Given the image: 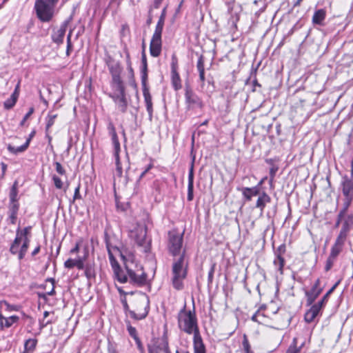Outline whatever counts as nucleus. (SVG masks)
<instances>
[{
	"label": "nucleus",
	"mask_w": 353,
	"mask_h": 353,
	"mask_svg": "<svg viewBox=\"0 0 353 353\" xmlns=\"http://www.w3.org/2000/svg\"><path fill=\"white\" fill-rule=\"evenodd\" d=\"M108 352V353H118L117 344L109 341Z\"/></svg>",
	"instance_id": "nucleus-50"
},
{
	"label": "nucleus",
	"mask_w": 353,
	"mask_h": 353,
	"mask_svg": "<svg viewBox=\"0 0 353 353\" xmlns=\"http://www.w3.org/2000/svg\"><path fill=\"white\" fill-rule=\"evenodd\" d=\"M346 238L338 235L334 245L332 246L330 253V256L332 258H334L336 259L339 254L343 250V245L345 244V241Z\"/></svg>",
	"instance_id": "nucleus-18"
},
{
	"label": "nucleus",
	"mask_w": 353,
	"mask_h": 353,
	"mask_svg": "<svg viewBox=\"0 0 353 353\" xmlns=\"http://www.w3.org/2000/svg\"><path fill=\"white\" fill-rule=\"evenodd\" d=\"M168 236V248L169 252L174 256L179 255L183 245V234H179L175 232H170Z\"/></svg>",
	"instance_id": "nucleus-7"
},
{
	"label": "nucleus",
	"mask_w": 353,
	"mask_h": 353,
	"mask_svg": "<svg viewBox=\"0 0 353 353\" xmlns=\"http://www.w3.org/2000/svg\"><path fill=\"white\" fill-rule=\"evenodd\" d=\"M163 0H154L153 4L150 6L153 9H158Z\"/></svg>",
	"instance_id": "nucleus-64"
},
{
	"label": "nucleus",
	"mask_w": 353,
	"mask_h": 353,
	"mask_svg": "<svg viewBox=\"0 0 353 353\" xmlns=\"http://www.w3.org/2000/svg\"><path fill=\"white\" fill-rule=\"evenodd\" d=\"M152 7H150L149 11H148V19L146 21L148 25H150L152 22L153 16H152Z\"/></svg>",
	"instance_id": "nucleus-62"
},
{
	"label": "nucleus",
	"mask_w": 353,
	"mask_h": 353,
	"mask_svg": "<svg viewBox=\"0 0 353 353\" xmlns=\"http://www.w3.org/2000/svg\"><path fill=\"white\" fill-rule=\"evenodd\" d=\"M327 301L322 298L321 301H319L317 303L313 304V305L316 307V308L321 312V310L325 305Z\"/></svg>",
	"instance_id": "nucleus-55"
},
{
	"label": "nucleus",
	"mask_w": 353,
	"mask_h": 353,
	"mask_svg": "<svg viewBox=\"0 0 353 353\" xmlns=\"http://www.w3.org/2000/svg\"><path fill=\"white\" fill-rule=\"evenodd\" d=\"M299 349L296 345H290L285 353H299Z\"/></svg>",
	"instance_id": "nucleus-61"
},
{
	"label": "nucleus",
	"mask_w": 353,
	"mask_h": 353,
	"mask_svg": "<svg viewBox=\"0 0 353 353\" xmlns=\"http://www.w3.org/2000/svg\"><path fill=\"white\" fill-rule=\"evenodd\" d=\"M345 199V202L344 203V208L339 212V218L344 217V216L345 215L346 211L352 201V200H348L347 199Z\"/></svg>",
	"instance_id": "nucleus-44"
},
{
	"label": "nucleus",
	"mask_w": 353,
	"mask_h": 353,
	"mask_svg": "<svg viewBox=\"0 0 353 353\" xmlns=\"http://www.w3.org/2000/svg\"><path fill=\"white\" fill-rule=\"evenodd\" d=\"M52 180L54 181V184L55 187L57 189H61L63 188V183L61 179L59 176L54 175L52 176Z\"/></svg>",
	"instance_id": "nucleus-47"
},
{
	"label": "nucleus",
	"mask_w": 353,
	"mask_h": 353,
	"mask_svg": "<svg viewBox=\"0 0 353 353\" xmlns=\"http://www.w3.org/2000/svg\"><path fill=\"white\" fill-rule=\"evenodd\" d=\"M166 10H167V6H165L161 11V15L159 18V21L164 22L166 17Z\"/></svg>",
	"instance_id": "nucleus-60"
},
{
	"label": "nucleus",
	"mask_w": 353,
	"mask_h": 353,
	"mask_svg": "<svg viewBox=\"0 0 353 353\" xmlns=\"http://www.w3.org/2000/svg\"><path fill=\"white\" fill-rule=\"evenodd\" d=\"M30 230V227H26L22 230H20L19 228L17 230L16 237L10 248V253H15L17 252V247L21 243L23 237L28 236Z\"/></svg>",
	"instance_id": "nucleus-17"
},
{
	"label": "nucleus",
	"mask_w": 353,
	"mask_h": 353,
	"mask_svg": "<svg viewBox=\"0 0 353 353\" xmlns=\"http://www.w3.org/2000/svg\"><path fill=\"white\" fill-rule=\"evenodd\" d=\"M341 186L342 188V192L345 199L348 200L353 199V177L349 178L345 175L342 178Z\"/></svg>",
	"instance_id": "nucleus-10"
},
{
	"label": "nucleus",
	"mask_w": 353,
	"mask_h": 353,
	"mask_svg": "<svg viewBox=\"0 0 353 353\" xmlns=\"http://www.w3.org/2000/svg\"><path fill=\"white\" fill-rule=\"evenodd\" d=\"M311 305V307L305 312L304 316L305 321L308 323L313 322L319 315L321 314L316 307H314L312 304Z\"/></svg>",
	"instance_id": "nucleus-28"
},
{
	"label": "nucleus",
	"mask_w": 353,
	"mask_h": 353,
	"mask_svg": "<svg viewBox=\"0 0 353 353\" xmlns=\"http://www.w3.org/2000/svg\"><path fill=\"white\" fill-rule=\"evenodd\" d=\"M263 183V179H262L258 185L252 188H242L241 191L245 199L248 201L252 200L253 196H259L261 194L260 192V187Z\"/></svg>",
	"instance_id": "nucleus-14"
},
{
	"label": "nucleus",
	"mask_w": 353,
	"mask_h": 353,
	"mask_svg": "<svg viewBox=\"0 0 353 353\" xmlns=\"http://www.w3.org/2000/svg\"><path fill=\"white\" fill-rule=\"evenodd\" d=\"M55 170L56 171L61 175H63L65 174V169L62 167L61 164L59 162H55Z\"/></svg>",
	"instance_id": "nucleus-53"
},
{
	"label": "nucleus",
	"mask_w": 353,
	"mask_h": 353,
	"mask_svg": "<svg viewBox=\"0 0 353 353\" xmlns=\"http://www.w3.org/2000/svg\"><path fill=\"white\" fill-rule=\"evenodd\" d=\"M194 353H206L205 346L200 332L194 335L193 337Z\"/></svg>",
	"instance_id": "nucleus-24"
},
{
	"label": "nucleus",
	"mask_w": 353,
	"mask_h": 353,
	"mask_svg": "<svg viewBox=\"0 0 353 353\" xmlns=\"http://www.w3.org/2000/svg\"><path fill=\"white\" fill-rule=\"evenodd\" d=\"M274 265L275 269L279 272L280 274H283V266L285 265V260L283 256H276L274 260Z\"/></svg>",
	"instance_id": "nucleus-33"
},
{
	"label": "nucleus",
	"mask_w": 353,
	"mask_h": 353,
	"mask_svg": "<svg viewBox=\"0 0 353 353\" xmlns=\"http://www.w3.org/2000/svg\"><path fill=\"white\" fill-rule=\"evenodd\" d=\"M242 347H243V353H254L251 350L250 344L248 337L245 334L243 335Z\"/></svg>",
	"instance_id": "nucleus-39"
},
{
	"label": "nucleus",
	"mask_w": 353,
	"mask_h": 353,
	"mask_svg": "<svg viewBox=\"0 0 353 353\" xmlns=\"http://www.w3.org/2000/svg\"><path fill=\"white\" fill-rule=\"evenodd\" d=\"M185 99L188 109L201 108L203 105L202 100L190 88L185 89Z\"/></svg>",
	"instance_id": "nucleus-9"
},
{
	"label": "nucleus",
	"mask_w": 353,
	"mask_h": 353,
	"mask_svg": "<svg viewBox=\"0 0 353 353\" xmlns=\"http://www.w3.org/2000/svg\"><path fill=\"white\" fill-rule=\"evenodd\" d=\"M339 282L336 283L327 292L326 294L323 296V299L324 300L328 301L330 295L333 292V291L335 290L336 286L338 285Z\"/></svg>",
	"instance_id": "nucleus-57"
},
{
	"label": "nucleus",
	"mask_w": 353,
	"mask_h": 353,
	"mask_svg": "<svg viewBox=\"0 0 353 353\" xmlns=\"http://www.w3.org/2000/svg\"><path fill=\"white\" fill-rule=\"evenodd\" d=\"M128 331L129 332V334L133 337L136 341H137L139 343H140V340L138 338L137 335V330L135 327L131 326V325H129L128 326Z\"/></svg>",
	"instance_id": "nucleus-43"
},
{
	"label": "nucleus",
	"mask_w": 353,
	"mask_h": 353,
	"mask_svg": "<svg viewBox=\"0 0 353 353\" xmlns=\"http://www.w3.org/2000/svg\"><path fill=\"white\" fill-rule=\"evenodd\" d=\"M34 110V109L33 107H31L29 109L28 112L26 114V115L24 116L23 119L21 121V123H20L21 125H24V123L26 121V120L33 114Z\"/></svg>",
	"instance_id": "nucleus-54"
},
{
	"label": "nucleus",
	"mask_w": 353,
	"mask_h": 353,
	"mask_svg": "<svg viewBox=\"0 0 353 353\" xmlns=\"http://www.w3.org/2000/svg\"><path fill=\"white\" fill-rule=\"evenodd\" d=\"M141 69L147 70L148 63L145 50H143L141 54Z\"/></svg>",
	"instance_id": "nucleus-52"
},
{
	"label": "nucleus",
	"mask_w": 353,
	"mask_h": 353,
	"mask_svg": "<svg viewBox=\"0 0 353 353\" xmlns=\"http://www.w3.org/2000/svg\"><path fill=\"white\" fill-rule=\"evenodd\" d=\"M161 39L152 37L150 44V52L151 56L157 57L161 52Z\"/></svg>",
	"instance_id": "nucleus-20"
},
{
	"label": "nucleus",
	"mask_w": 353,
	"mask_h": 353,
	"mask_svg": "<svg viewBox=\"0 0 353 353\" xmlns=\"http://www.w3.org/2000/svg\"><path fill=\"white\" fill-rule=\"evenodd\" d=\"M37 343V339H29L26 340L24 344V353H32L34 350Z\"/></svg>",
	"instance_id": "nucleus-32"
},
{
	"label": "nucleus",
	"mask_w": 353,
	"mask_h": 353,
	"mask_svg": "<svg viewBox=\"0 0 353 353\" xmlns=\"http://www.w3.org/2000/svg\"><path fill=\"white\" fill-rule=\"evenodd\" d=\"M28 146L29 141H26L24 144L19 147H14L10 144H8L7 148L10 153L13 154H18L19 153L25 152L28 149Z\"/></svg>",
	"instance_id": "nucleus-30"
},
{
	"label": "nucleus",
	"mask_w": 353,
	"mask_h": 353,
	"mask_svg": "<svg viewBox=\"0 0 353 353\" xmlns=\"http://www.w3.org/2000/svg\"><path fill=\"white\" fill-rule=\"evenodd\" d=\"M3 303L6 305V310L8 312L19 310V307L16 305H10L6 301H3Z\"/></svg>",
	"instance_id": "nucleus-49"
},
{
	"label": "nucleus",
	"mask_w": 353,
	"mask_h": 353,
	"mask_svg": "<svg viewBox=\"0 0 353 353\" xmlns=\"http://www.w3.org/2000/svg\"><path fill=\"white\" fill-rule=\"evenodd\" d=\"M18 97L11 94L10 97L5 101L3 103L4 108L10 110L12 108L17 101Z\"/></svg>",
	"instance_id": "nucleus-36"
},
{
	"label": "nucleus",
	"mask_w": 353,
	"mask_h": 353,
	"mask_svg": "<svg viewBox=\"0 0 353 353\" xmlns=\"http://www.w3.org/2000/svg\"><path fill=\"white\" fill-rule=\"evenodd\" d=\"M8 214H9V219L10 221V223L12 224H15L17 219L18 213L8 212Z\"/></svg>",
	"instance_id": "nucleus-59"
},
{
	"label": "nucleus",
	"mask_w": 353,
	"mask_h": 353,
	"mask_svg": "<svg viewBox=\"0 0 353 353\" xmlns=\"http://www.w3.org/2000/svg\"><path fill=\"white\" fill-rule=\"evenodd\" d=\"M141 85L143 89L148 88L147 85L148 81V69L143 70L141 69Z\"/></svg>",
	"instance_id": "nucleus-41"
},
{
	"label": "nucleus",
	"mask_w": 353,
	"mask_h": 353,
	"mask_svg": "<svg viewBox=\"0 0 353 353\" xmlns=\"http://www.w3.org/2000/svg\"><path fill=\"white\" fill-rule=\"evenodd\" d=\"M85 275L88 279L95 278V270L93 265L91 264L84 265Z\"/></svg>",
	"instance_id": "nucleus-34"
},
{
	"label": "nucleus",
	"mask_w": 353,
	"mask_h": 353,
	"mask_svg": "<svg viewBox=\"0 0 353 353\" xmlns=\"http://www.w3.org/2000/svg\"><path fill=\"white\" fill-rule=\"evenodd\" d=\"M104 240L110 262L113 261V260H117L115 255L119 254L123 261L125 269L129 276L130 282L139 286L146 284L147 274L144 272L142 266L134 261L133 256H129L128 258H126L123 255V252L115 243V236H110L105 232Z\"/></svg>",
	"instance_id": "nucleus-1"
},
{
	"label": "nucleus",
	"mask_w": 353,
	"mask_h": 353,
	"mask_svg": "<svg viewBox=\"0 0 353 353\" xmlns=\"http://www.w3.org/2000/svg\"><path fill=\"white\" fill-rule=\"evenodd\" d=\"M322 288L320 287V280L317 279L310 290L305 292L307 305H311L316 298L321 294Z\"/></svg>",
	"instance_id": "nucleus-12"
},
{
	"label": "nucleus",
	"mask_w": 353,
	"mask_h": 353,
	"mask_svg": "<svg viewBox=\"0 0 353 353\" xmlns=\"http://www.w3.org/2000/svg\"><path fill=\"white\" fill-rule=\"evenodd\" d=\"M172 77V84L174 89L177 91L181 88V81L180 76L177 71H174V72H171Z\"/></svg>",
	"instance_id": "nucleus-31"
},
{
	"label": "nucleus",
	"mask_w": 353,
	"mask_h": 353,
	"mask_svg": "<svg viewBox=\"0 0 353 353\" xmlns=\"http://www.w3.org/2000/svg\"><path fill=\"white\" fill-rule=\"evenodd\" d=\"M344 221L339 235L347 238L348 232L353 225V214L344 216Z\"/></svg>",
	"instance_id": "nucleus-21"
},
{
	"label": "nucleus",
	"mask_w": 353,
	"mask_h": 353,
	"mask_svg": "<svg viewBox=\"0 0 353 353\" xmlns=\"http://www.w3.org/2000/svg\"><path fill=\"white\" fill-rule=\"evenodd\" d=\"M143 94L144 97V101L146 106V110L148 113V116L151 119L153 114V108H152V96L150 93L149 88L143 89Z\"/></svg>",
	"instance_id": "nucleus-25"
},
{
	"label": "nucleus",
	"mask_w": 353,
	"mask_h": 353,
	"mask_svg": "<svg viewBox=\"0 0 353 353\" xmlns=\"http://www.w3.org/2000/svg\"><path fill=\"white\" fill-rule=\"evenodd\" d=\"M147 229L146 228H139L134 232V240L137 244L143 248L145 252H148L150 250V242L146 239Z\"/></svg>",
	"instance_id": "nucleus-8"
},
{
	"label": "nucleus",
	"mask_w": 353,
	"mask_h": 353,
	"mask_svg": "<svg viewBox=\"0 0 353 353\" xmlns=\"http://www.w3.org/2000/svg\"><path fill=\"white\" fill-rule=\"evenodd\" d=\"M164 23H165L164 22L158 21V22L156 25V27H155L154 32L152 37L161 39V35H162V32H163V30Z\"/></svg>",
	"instance_id": "nucleus-37"
},
{
	"label": "nucleus",
	"mask_w": 353,
	"mask_h": 353,
	"mask_svg": "<svg viewBox=\"0 0 353 353\" xmlns=\"http://www.w3.org/2000/svg\"><path fill=\"white\" fill-rule=\"evenodd\" d=\"M326 17V11L324 9L316 10L312 16V23L314 25L324 26Z\"/></svg>",
	"instance_id": "nucleus-27"
},
{
	"label": "nucleus",
	"mask_w": 353,
	"mask_h": 353,
	"mask_svg": "<svg viewBox=\"0 0 353 353\" xmlns=\"http://www.w3.org/2000/svg\"><path fill=\"white\" fill-rule=\"evenodd\" d=\"M19 320V317L16 315H13L9 317H5L0 312V327L1 330L5 328L10 327L14 323H17Z\"/></svg>",
	"instance_id": "nucleus-23"
},
{
	"label": "nucleus",
	"mask_w": 353,
	"mask_h": 353,
	"mask_svg": "<svg viewBox=\"0 0 353 353\" xmlns=\"http://www.w3.org/2000/svg\"><path fill=\"white\" fill-rule=\"evenodd\" d=\"M196 68H197V70H198L199 72L205 71V68H204V59H203V57L202 55H201L199 57V59H198L197 63H196Z\"/></svg>",
	"instance_id": "nucleus-46"
},
{
	"label": "nucleus",
	"mask_w": 353,
	"mask_h": 353,
	"mask_svg": "<svg viewBox=\"0 0 353 353\" xmlns=\"http://www.w3.org/2000/svg\"><path fill=\"white\" fill-rule=\"evenodd\" d=\"M116 160L117 165V171L118 172V175L121 176L122 175V168L120 164L119 156H114Z\"/></svg>",
	"instance_id": "nucleus-56"
},
{
	"label": "nucleus",
	"mask_w": 353,
	"mask_h": 353,
	"mask_svg": "<svg viewBox=\"0 0 353 353\" xmlns=\"http://www.w3.org/2000/svg\"><path fill=\"white\" fill-rule=\"evenodd\" d=\"M59 0H36L34 10L37 18L42 22L50 21L55 14V7Z\"/></svg>",
	"instance_id": "nucleus-4"
},
{
	"label": "nucleus",
	"mask_w": 353,
	"mask_h": 353,
	"mask_svg": "<svg viewBox=\"0 0 353 353\" xmlns=\"http://www.w3.org/2000/svg\"><path fill=\"white\" fill-rule=\"evenodd\" d=\"M19 204L18 202H10L8 206V212L18 213Z\"/></svg>",
	"instance_id": "nucleus-42"
},
{
	"label": "nucleus",
	"mask_w": 353,
	"mask_h": 353,
	"mask_svg": "<svg viewBox=\"0 0 353 353\" xmlns=\"http://www.w3.org/2000/svg\"><path fill=\"white\" fill-rule=\"evenodd\" d=\"M110 263L113 270L115 279L121 283H126L128 281V276L121 269L118 261L117 260H113V261Z\"/></svg>",
	"instance_id": "nucleus-16"
},
{
	"label": "nucleus",
	"mask_w": 353,
	"mask_h": 353,
	"mask_svg": "<svg viewBox=\"0 0 353 353\" xmlns=\"http://www.w3.org/2000/svg\"><path fill=\"white\" fill-rule=\"evenodd\" d=\"M69 21H63L59 28H58L57 30H54L51 38L54 43H57V45L62 44L63 42V38L66 32L67 27L68 26Z\"/></svg>",
	"instance_id": "nucleus-13"
},
{
	"label": "nucleus",
	"mask_w": 353,
	"mask_h": 353,
	"mask_svg": "<svg viewBox=\"0 0 353 353\" xmlns=\"http://www.w3.org/2000/svg\"><path fill=\"white\" fill-rule=\"evenodd\" d=\"M286 251V247L285 244L280 245L278 248L275 250L274 254L276 256H283Z\"/></svg>",
	"instance_id": "nucleus-45"
},
{
	"label": "nucleus",
	"mask_w": 353,
	"mask_h": 353,
	"mask_svg": "<svg viewBox=\"0 0 353 353\" xmlns=\"http://www.w3.org/2000/svg\"><path fill=\"white\" fill-rule=\"evenodd\" d=\"M335 261H336V259L332 258L330 256H328V258L326 261V264H325V271H329L332 268Z\"/></svg>",
	"instance_id": "nucleus-48"
},
{
	"label": "nucleus",
	"mask_w": 353,
	"mask_h": 353,
	"mask_svg": "<svg viewBox=\"0 0 353 353\" xmlns=\"http://www.w3.org/2000/svg\"><path fill=\"white\" fill-rule=\"evenodd\" d=\"M57 117V114H48V115L46 118V121H47L46 127V132H48L49 129L54 125Z\"/></svg>",
	"instance_id": "nucleus-40"
},
{
	"label": "nucleus",
	"mask_w": 353,
	"mask_h": 353,
	"mask_svg": "<svg viewBox=\"0 0 353 353\" xmlns=\"http://www.w3.org/2000/svg\"><path fill=\"white\" fill-rule=\"evenodd\" d=\"M113 88L117 92V93L111 94L110 97L115 103L117 109L122 113H125L128 108V101L125 95V87L124 85H119L114 87Z\"/></svg>",
	"instance_id": "nucleus-6"
},
{
	"label": "nucleus",
	"mask_w": 353,
	"mask_h": 353,
	"mask_svg": "<svg viewBox=\"0 0 353 353\" xmlns=\"http://www.w3.org/2000/svg\"><path fill=\"white\" fill-rule=\"evenodd\" d=\"M279 168L277 165H272V166L270 169V181L272 182L274 176L276 175V172L278 171Z\"/></svg>",
	"instance_id": "nucleus-51"
},
{
	"label": "nucleus",
	"mask_w": 353,
	"mask_h": 353,
	"mask_svg": "<svg viewBox=\"0 0 353 353\" xmlns=\"http://www.w3.org/2000/svg\"><path fill=\"white\" fill-rule=\"evenodd\" d=\"M17 182H14L10 192V202H18Z\"/></svg>",
	"instance_id": "nucleus-38"
},
{
	"label": "nucleus",
	"mask_w": 353,
	"mask_h": 353,
	"mask_svg": "<svg viewBox=\"0 0 353 353\" xmlns=\"http://www.w3.org/2000/svg\"><path fill=\"white\" fill-rule=\"evenodd\" d=\"M188 262L185 261V250L179 258L172 264V283L173 288L176 290H181L183 285V281L187 276Z\"/></svg>",
	"instance_id": "nucleus-2"
},
{
	"label": "nucleus",
	"mask_w": 353,
	"mask_h": 353,
	"mask_svg": "<svg viewBox=\"0 0 353 353\" xmlns=\"http://www.w3.org/2000/svg\"><path fill=\"white\" fill-rule=\"evenodd\" d=\"M28 247L29 246H28L26 245H23L22 244V245L21 246L20 249H19V245L17 246V252L15 253H11V254H14V255L18 254V259H19V260L21 261V260H22L24 258V256H25V255H26V252L28 251Z\"/></svg>",
	"instance_id": "nucleus-35"
},
{
	"label": "nucleus",
	"mask_w": 353,
	"mask_h": 353,
	"mask_svg": "<svg viewBox=\"0 0 353 353\" xmlns=\"http://www.w3.org/2000/svg\"><path fill=\"white\" fill-rule=\"evenodd\" d=\"M64 267L65 268L72 269L74 267H77L79 270L84 269L83 260L81 258L78 259H68L64 263Z\"/></svg>",
	"instance_id": "nucleus-29"
},
{
	"label": "nucleus",
	"mask_w": 353,
	"mask_h": 353,
	"mask_svg": "<svg viewBox=\"0 0 353 353\" xmlns=\"http://www.w3.org/2000/svg\"><path fill=\"white\" fill-rule=\"evenodd\" d=\"M110 73L112 75V86L117 87L119 85H123V81L121 79V72L122 68L119 61H115L112 58L110 57L106 61Z\"/></svg>",
	"instance_id": "nucleus-5"
},
{
	"label": "nucleus",
	"mask_w": 353,
	"mask_h": 353,
	"mask_svg": "<svg viewBox=\"0 0 353 353\" xmlns=\"http://www.w3.org/2000/svg\"><path fill=\"white\" fill-rule=\"evenodd\" d=\"M270 196L265 192H262L261 194H259L258 199L256 201V208H259L261 214H263V210L266 204L270 203Z\"/></svg>",
	"instance_id": "nucleus-26"
},
{
	"label": "nucleus",
	"mask_w": 353,
	"mask_h": 353,
	"mask_svg": "<svg viewBox=\"0 0 353 353\" xmlns=\"http://www.w3.org/2000/svg\"><path fill=\"white\" fill-rule=\"evenodd\" d=\"M108 130L109 135L111 137L112 145L114 147V156H119V152L121 151L120 143L119 141L117 134L116 132L115 127L112 122H110L108 123Z\"/></svg>",
	"instance_id": "nucleus-15"
},
{
	"label": "nucleus",
	"mask_w": 353,
	"mask_h": 353,
	"mask_svg": "<svg viewBox=\"0 0 353 353\" xmlns=\"http://www.w3.org/2000/svg\"><path fill=\"white\" fill-rule=\"evenodd\" d=\"M148 352V353H171L166 340H162L159 343L149 347Z\"/></svg>",
	"instance_id": "nucleus-22"
},
{
	"label": "nucleus",
	"mask_w": 353,
	"mask_h": 353,
	"mask_svg": "<svg viewBox=\"0 0 353 353\" xmlns=\"http://www.w3.org/2000/svg\"><path fill=\"white\" fill-rule=\"evenodd\" d=\"M194 157H193L191 165L188 173V196L187 199L189 201L193 200L194 198Z\"/></svg>",
	"instance_id": "nucleus-19"
},
{
	"label": "nucleus",
	"mask_w": 353,
	"mask_h": 353,
	"mask_svg": "<svg viewBox=\"0 0 353 353\" xmlns=\"http://www.w3.org/2000/svg\"><path fill=\"white\" fill-rule=\"evenodd\" d=\"M178 325L181 330L188 334L194 335L200 332L195 312L187 311L185 307L178 314Z\"/></svg>",
	"instance_id": "nucleus-3"
},
{
	"label": "nucleus",
	"mask_w": 353,
	"mask_h": 353,
	"mask_svg": "<svg viewBox=\"0 0 353 353\" xmlns=\"http://www.w3.org/2000/svg\"><path fill=\"white\" fill-rule=\"evenodd\" d=\"M80 184L77 185V187L74 190V194L73 196V201H75L77 199H81V196L80 194Z\"/></svg>",
	"instance_id": "nucleus-58"
},
{
	"label": "nucleus",
	"mask_w": 353,
	"mask_h": 353,
	"mask_svg": "<svg viewBox=\"0 0 353 353\" xmlns=\"http://www.w3.org/2000/svg\"><path fill=\"white\" fill-rule=\"evenodd\" d=\"M214 272V266H212L210 268V271L208 272V281H209V283H212V282Z\"/></svg>",
	"instance_id": "nucleus-63"
},
{
	"label": "nucleus",
	"mask_w": 353,
	"mask_h": 353,
	"mask_svg": "<svg viewBox=\"0 0 353 353\" xmlns=\"http://www.w3.org/2000/svg\"><path fill=\"white\" fill-rule=\"evenodd\" d=\"M143 305H144L143 312H139V313H136L134 311L129 310V306H128L126 301H123L124 310L125 311H128L130 317L135 320H142L147 316V315L149 312V309H150L148 299H147L146 301L143 303Z\"/></svg>",
	"instance_id": "nucleus-11"
}]
</instances>
